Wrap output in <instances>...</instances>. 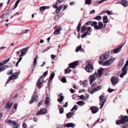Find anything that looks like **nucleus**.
Wrapping results in <instances>:
<instances>
[{"label": "nucleus", "mask_w": 128, "mask_h": 128, "mask_svg": "<svg viewBox=\"0 0 128 128\" xmlns=\"http://www.w3.org/2000/svg\"><path fill=\"white\" fill-rule=\"evenodd\" d=\"M50 94H47L46 97L45 101V104H48L49 103L50 100Z\"/></svg>", "instance_id": "20"}, {"label": "nucleus", "mask_w": 128, "mask_h": 128, "mask_svg": "<svg viewBox=\"0 0 128 128\" xmlns=\"http://www.w3.org/2000/svg\"><path fill=\"white\" fill-rule=\"evenodd\" d=\"M42 83L39 82H37V87L38 88H42V86H41L42 85Z\"/></svg>", "instance_id": "32"}, {"label": "nucleus", "mask_w": 128, "mask_h": 128, "mask_svg": "<svg viewBox=\"0 0 128 128\" xmlns=\"http://www.w3.org/2000/svg\"><path fill=\"white\" fill-rule=\"evenodd\" d=\"M59 16L58 15H56L54 17V19L57 20Z\"/></svg>", "instance_id": "58"}, {"label": "nucleus", "mask_w": 128, "mask_h": 128, "mask_svg": "<svg viewBox=\"0 0 128 128\" xmlns=\"http://www.w3.org/2000/svg\"><path fill=\"white\" fill-rule=\"evenodd\" d=\"M81 25V24L80 23H79L77 26V30L78 32H80Z\"/></svg>", "instance_id": "38"}, {"label": "nucleus", "mask_w": 128, "mask_h": 128, "mask_svg": "<svg viewBox=\"0 0 128 128\" xmlns=\"http://www.w3.org/2000/svg\"><path fill=\"white\" fill-rule=\"evenodd\" d=\"M103 70L104 69L102 68H100L98 70V73L96 72L93 75H91L89 76V78L90 80V84H92L97 78L102 76Z\"/></svg>", "instance_id": "1"}, {"label": "nucleus", "mask_w": 128, "mask_h": 128, "mask_svg": "<svg viewBox=\"0 0 128 128\" xmlns=\"http://www.w3.org/2000/svg\"><path fill=\"white\" fill-rule=\"evenodd\" d=\"M28 49V48H26L22 50H21L20 51L16 53L17 56H24L26 54Z\"/></svg>", "instance_id": "6"}, {"label": "nucleus", "mask_w": 128, "mask_h": 128, "mask_svg": "<svg viewBox=\"0 0 128 128\" xmlns=\"http://www.w3.org/2000/svg\"><path fill=\"white\" fill-rule=\"evenodd\" d=\"M13 72V70H10L8 71L7 72V74L8 75H10Z\"/></svg>", "instance_id": "45"}, {"label": "nucleus", "mask_w": 128, "mask_h": 128, "mask_svg": "<svg viewBox=\"0 0 128 128\" xmlns=\"http://www.w3.org/2000/svg\"><path fill=\"white\" fill-rule=\"evenodd\" d=\"M63 6V5H62L61 6H60L58 8H57V9L56 10V11L57 14L59 13L60 12V10H61L62 9V8Z\"/></svg>", "instance_id": "26"}, {"label": "nucleus", "mask_w": 128, "mask_h": 128, "mask_svg": "<svg viewBox=\"0 0 128 128\" xmlns=\"http://www.w3.org/2000/svg\"><path fill=\"white\" fill-rule=\"evenodd\" d=\"M8 123L10 125H13L14 123H15L14 121L12 120H8Z\"/></svg>", "instance_id": "28"}, {"label": "nucleus", "mask_w": 128, "mask_h": 128, "mask_svg": "<svg viewBox=\"0 0 128 128\" xmlns=\"http://www.w3.org/2000/svg\"><path fill=\"white\" fill-rule=\"evenodd\" d=\"M18 72H16L13 73L12 75L10 76L8 78V80L6 82V84L8 83L10 81L12 80L16 79L18 78Z\"/></svg>", "instance_id": "5"}, {"label": "nucleus", "mask_w": 128, "mask_h": 128, "mask_svg": "<svg viewBox=\"0 0 128 128\" xmlns=\"http://www.w3.org/2000/svg\"><path fill=\"white\" fill-rule=\"evenodd\" d=\"M43 101V100H42L38 104V106H40L41 105Z\"/></svg>", "instance_id": "52"}, {"label": "nucleus", "mask_w": 128, "mask_h": 128, "mask_svg": "<svg viewBox=\"0 0 128 128\" xmlns=\"http://www.w3.org/2000/svg\"><path fill=\"white\" fill-rule=\"evenodd\" d=\"M92 0H85V4L90 5L91 4Z\"/></svg>", "instance_id": "30"}, {"label": "nucleus", "mask_w": 128, "mask_h": 128, "mask_svg": "<svg viewBox=\"0 0 128 128\" xmlns=\"http://www.w3.org/2000/svg\"><path fill=\"white\" fill-rule=\"evenodd\" d=\"M78 108L77 107V106L76 105H75L73 108L71 109V111H72L74 110H76Z\"/></svg>", "instance_id": "41"}, {"label": "nucleus", "mask_w": 128, "mask_h": 128, "mask_svg": "<svg viewBox=\"0 0 128 128\" xmlns=\"http://www.w3.org/2000/svg\"><path fill=\"white\" fill-rule=\"evenodd\" d=\"M116 60V58H112L110 60H107L104 62L103 64V65L104 66H108L112 64Z\"/></svg>", "instance_id": "7"}, {"label": "nucleus", "mask_w": 128, "mask_h": 128, "mask_svg": "<svg viewBox=\"0 0 128 128\" xmlns=\"http://www.w3.org/2000/svg\"><path fill=\"white\" fill-rule=\"evenodd\" d=\"M12 104V103L9 102L6 104L4 108L6 110L10 109Z\"/></svg>", "instance_id": "16"}, {"label": "nucleus", "mask_w": 128, "mask_h": 128, "mask_svg": "<svg viewBox=\"0 0 128 128\" xmlns=\"http://www.w3.org/2000/svg\"><path fill=\"white\" fill-rule=\"evenodd\" d=\"M78 64V62L77 61H76L73 62L70 64H69V66L68 67V68H73L75 67Z\"/></svg>", "instance_id": "12"}, {"label": "nucleus", "mask_w": 128, "mask_h": 128, "mask_svg": "<svg viewBox=\"0 0 128 128\" xmlns=\"http://www.w3.org/2000/svg\"><path fill=\"white\" fill-rule=\"evenodd\" d=\"M99 99L100 102V105L101 106L100 109H101L103 107L106 99L105 98L104 96L102 95H101L99 96Z\"/></svg>", "instance_id": "9"}, {"label": "nucleus", "mask_w": 128, "mask_h": 128, "mask_svg": "<svg viewBox=\"0 0 128 128\" xmlns=\"http://www.w3.org/2000/svg\"><path fill=\"white\" fill-rule=\"evenodd\" d=\"M51 58L52 59H54L56 57V56H54V55L53 54H52L51 55Z\"/></svg>", "instance_id": "60"}, {"label": "nucleus", "mask_w": 128, "mask_h": 128, "mask_svg": "<svg viewBox=\"0 0 128 128\" xmlns=\"http://www.w3.org/2000/svg\"><path fill=\"white\" fill-rule=\"evenodd\" d=\"M14 108L15 109H16L18 106V104H14Z\"/></svg>", "instance_id": "62"}, {"label": "nucleus", "mask_w": 128, "mask_h": 128, "mask_svg": "<svg viewBox=\"0 0 128 128\" xmlns=\"http://www.w3.org/2000/svg\"><path fill=\"white\" fill-rule=\"evenodd\" d=\"M122 46V45H121L118 48L114 49L112 51V52L114 54H116L118 52L120 51Z\"/></svg>", "instance_id": "14"}, {"label": "nucleus", "mask_w": 128, "mask_h": 128, "mask_svg": "<svg viewBox=\"0 0 128 128\" xmlns=\"http://www.w3.org/2000/svg\"><path fill=\"white\" fill-rule=\"evenodd\" d=\"M86 70L88 72H91L94 69L92 66L89 63H86V67L85 68Z\"/></svg>", "instance_id": "8"}, {"label": "nucleus", "mask_w": 128, "mask_h": 128, "mask_svg": "<svg viewBox=\"0 0 128 128\" xmlns=\"http://www.w3.org/2000/svg\"><path fill=\"white\" fill-rule=\"evenodd\" d=\"M126 122H128V116H125L122 117L121 119L117 121L116 122V123L117 124H124Z\"/></svg>", "instance_id": "4"}, {"label": "nucleus", "mask_w": 128, "mask_h": 128, "mask_svg": "<svg viewBox=\"0 0 128 128\" xmlns=\"http://www.w3.org/2000/svg\"><path fill=\"white\" fill-rule=\"evenodd\" d=\"M128 65V60H127L125 65L122 69V72L120 75V76L121 78H123V76L127 74V72L126 69Z\"/></svg>", "instance_id": "3"}, {"label": "nucleus", "mask_w": 128, "mask_h": 128, "mask_svg": "<svg viewBox=\"0 0 128 128\" xmlns=\"http://www.w3.org/2000/svg\"><path fill=\"white\" fill-rule=\"evenodd\" d=\"M104 12H106L108 15H110L112 14V12L109 10H108Z\"/></svg>", "instance_id": "49"}, {"label": "nucleus", "mask_w": 128, "mask_h": 128, "mask_svg": "<svg viewBox=\"0 0 128 128\" xmlns=\"http://www.w3.org/2000/svg\"><path fill=\"white\" fill-rule=\"evenodd\" d=\"M47 112V110L46 108H44L41 109L40 110L38 111L36 113V115L38 116L40 114H45Z\"/></svg>", "instance_id": "11"}, {"label": "nucleus", "mask_w": 128, "mask_h": 128, "mask_svg": "<svg viewBox=\"0 0 128 128\" xmlns=\"http://www.w3.org/2000/svg\"><path fill=\"white\" fill-rule=\"evenodd\" d=\"M38 97V96L37 95H36L34 97H32L31 100L30 102V104H32L34 102L36 101Z\"/></svg>", "instance_id": "18"}, {"label": "nucleus", "mask_w": 128, "mask_h": 128, "mask_svg": "<svg viewBox=\"0 0 128 128\" xmlns=\"http://www.w3.org/2000/svg\"><path fill=\"white\" fill-rule=\"evenodd\" d=\"M50 49V48L48 47H47L44 49V50L42 51L43 53L47 51L48 50Z\"/></svg>", "instance_id": "56"}, {"label": "nucleus", "mask_w": 128, "mask_h": 128, "mask_svg": "<svg viewBox=\"0 0 128 128\" xmlns=\"http://www.w3.org/2000/svg\"><path fill=\"white\" fill-rule=\"evenodd\" d=\"M74 114V113L72 112H70L66 114V116L67 118H70L72 115Z\"/></svg>", "instance_id": "25"}, {"label": "nucleus", "mask_w": 128, "mask_h": 128, "mask_svg": "<svg viewBox=\"0 0 128 128\" xmlns=\"http://www.w3.org/2000/svg\"><path fill=\"white\" fill-rule=\"evenodd\" d=\"M102 19V17L100 16H96L95 18V19L96 20H101Z\"/></svg>", "instance_id": "43"}, {"label": "nucleus", "mask_w": 128, "mask_h": 128, "mask_svg": "<svg viewBox=\"0 0 128 128\" xmlns=\"http://www.w3.org/2000/svg\"><path fill=\"white\" fill-rule=\"evenodd\" d=\"M55 76V73L54 72H52L50 76V78L48 80V85H49L50 83V82L51 80H52L53 78Z\"/></svg>", "instance_id": "21"}, {"label": "nucleus", "mask_w": 128, "mask_h": 128, "mask_svg": "<svg viewBox=\"0 0 128 128\" xmlns=\"http://www.w3.org/2000/svg\"><path fill=\"white\" fill-rule=\"evenodd\" d=\"M60 113V114L63 113L64 112V108H61L59 109Z\"/></svg>", "instance_id": "46"}, {"label": "nucleus", "mask_w": 128, "mask_h": 128, "mask_svg": "<svg viewBox=\"0 0 128 128\" xmlns=\"http://www.w3.org/2000/svg\"><path fill=\"white\" fill-rule=\"evenodd\" d=\"M86 27L84 26H83L82 28L81 31L82 33H84L85 32L86 30Z\"/></svg>", "instance_id": "34"}, {"label": "nucleus", "mask_w": 128, "mask_h": 128, "mask_svg": "<svg viewBox=\"0 0 128 128\" xmlns=\"http://www.w3.org/2000/svg\"><path fill=\"white\" fill-rule=\"evenodd\" d=\"M62 82H66V78L64 77L62 78Z\"/></svg>", "instance_id": "51"}, {"label": "nucleus", "mask_w": 128, "mask_h": 128, "mask_svg": "<svg viewBox=\"0 0 128 128\" xmlns=\"http://www.w3.org/2000/svg\"><path fill=\"white\" fill-rule=\"evenodd\" d=\"M65 72V74H66L67 73H68L71 71L72 70L70 69L67 68L65 69L64 70Z\"/></svg>", "instance_id": "36"}, {"label": "nucleus", "mask_w": 128, "mask_h": 128, "mask_svg": "<svg viewBox=\"0 0 128 128\" xmlns=\"http://www.w3.org/2000/svg\"><path fill=\"white\" fill-rule=\"evenodd\" d=\"M9 66L8 65H6L4 66L0 67V72L4 70L6 68H8Z\"/></svg>", "instance_id": "24"}, {"label": "nucleus", "mask_w": 128, "mask_h": 128, "mask_svg": "<svg viewBox=\"0 0 128 128\" xmlns=\"http://www.w3.org/2000/svg\"><path fill=\"white\" fill-rule=\"evenodd\" d=\"M22 126L24 128H27V125L25 123H23L22 124Z\"/></svg>", "instance_id": "48"}, {"label": "nucleus", "mask_w": 128, "mask_h": 128, "mask_svg": "<svg viewBox=\"0 0 128 128\" xmlns=\"http://www.w3.org/2000/svg\"><path fill=\"white\" fill-rule=\"evenodd\" d=\"M77 104L79 105L82 106L84 105V102L82 101H80L77 102Z\"/></svg>", "instance_id": "27"}, {"label": "nucleus", "mask_w": 128, "mask_h": 128, "mask_svg": "<svg viewBox=\"0 0 128 128\" xmlns=\"http://www.w3.org/2000/svg\"><path fill=\"white\" fill-rule=\"evenodd\" d=\"M14 126L13 127V128H18V124L15 122L14 123V124L13 125Z\"/></svg>", "instance_id": "44"}, {"label": "nucleus", "mask_w": 128, "mask_h": 128, "mask_svg": "<svg viewBox=\"0 0 128 128\" xmlns=\"http://www.w3.org/2000/svg\"><path fill=\"white\" fill-rule=\"evenodd\" d=\"M64 99V97L63 95H62L60 98V99L58 98V101L60 102H62V101Z\"/></svg>", "instance_id": "35"}, {"label": "nucleus", "mask_w": 128, "mask_h": 128, "mask_svg": "<svg viewBox=\"0 0 128 128\" xmlns=\"http://www.w3.org/2000/svg\"><path fill=\"white\" fill-rule=\"evenodd\" d=\"M10 57L8 58L5 60H4L3 61L4 64H5L6 63L8 62L10 60Z\"/></svg>", "instance_id": "47"}, {"label": "nucleus", "mask_w": 128, "mask_h": 128, "mask_svg": "<svg viewBox=\"0 0 128 128\" xmlns=\"http://www.w3.org/2000/svg\"><path fill=\"white\" fill-rule=\"evenodd\" d=\"M110 52H107L104 54V60H107L109 56Z\"/></svg>", "instance_id": "22"}, {"label": "nucleus", "mask_w": 128, "mask_h": 128, "mask_svg": "<svg viewBox=\"0 0 128 128\" xmlns=\"http://www.w3.org/2000/svg\"><path fill=\"white\" fill-rule=\"evenodd\" d=\"M38 56H36L35 58H34V66H35V65L37 64L36 61L37 60L38 58Z\"/></svg>", "instance_id": "39"}, {"label": "nucleus", "mask_w": 128, "mask_h": 128, "mask_svg": "<svg viewBox=\"0 0 128 128\" xmlns=\"http://www.w3.org/2000/svg\"><path fill=\"white\" fill-rule=\"evenodd\" d=\"M96 83H94L92 84V86L91 87V88H92L93 89H94V87H95L96 86Z\"/></svg>", "instance_id": "55"}, {"label": "nucleus", "mask_w": 128, "mask_h": 128, "mask_svg": "<svg viewBox=\"0 0 128 128\" xmlns=\"http://www.w3.org/2000/svg\"><path fill=\"white\" fill-rule=\"evenodd\" d=\"M80 98L81 100H84V98L83 95H81L80 96Z\"/></svg>", "instance_id": "61"}, {"label": "nucleus", "mask_w": 128, "mask_h": 128, "mask_svg": "<svg viewBox=\"0 0 128 128\" xmlns=\"http://www.w3.org/2000/svg\"><path fill=\"white\" fill-rule=\"evenodd\" d=\"M81 48V45H80L78 46L76 49V52H78L79 51H80Z\"/></svg>", "instance_id": "37"}, {"label": "nucleus", "mask_w": 128, "mask_h": 128, "mask_svg": "<svg viewBox=\"0 0 128 128\" xmlns=\"http://www.w3.org/2000/svg\"><path fill=\"white\" fill-rule=\"evenodd\" d=\"M104 56H100V59L101 60H103L104 59Z\"/></svg>", "instance_id": "64"}, {"label": "nucleus", "mask_w": 128, "mask_h": 128, "mask_svg": "<svg viewBox=\"0 0 128 128\" xmlns=\"http://www.w3.org/2000/svg\"><path fill=\"white\" fill-rule=\"evenodd\" d=\"M114 91V90L110 88H109L108 90V91L109 92H112Z\"/></svg>", "instance_id": "57"}, {"label": "nucleus", "mask_w": 128, "mask_h": 128, "mask_svg": "<svg viewBox=\"0 0 128 128\" xmlns=\"http://www.w3.org/2000/svg\"><path fill=\"white\" fill-rule=\"evenodd\" d=\"M108 18L107 16H105L103 18V22L104 23H106L108 21Z\"/></svg>", "instance_id": "29"}, {"label": "nucleus", "mask_w": 128, "mask_h": 128, "mask_svg": "<svg viewBox=\"0 0 128 128\" xmlns=\"http://www.w3.org/2000/svg\"><path fill=\"white\" fill-rule=\"evenodd\" d=\"M22 0H18L16 2L15 4V6L13 8V10L15 9L17 6L18 4Z\"/></svg>", "instance_id": "33"}, {"label": "nucleus", "mask_w": 128, "mask_h": 128, "mask_svg": "<svg viewBox=\"0 0 128 128\" xmlns=\"http://www.w3.org/2000/svg\"><path fill=\"white\" fill-rule=\"evenodd\" d=\"M55 28L56 30L54 33V34L57 35L59 34V32L61 30L60 28L59 27H57Z\"/></svg>", "instance_id": "19"}, {"label": "nucleus", "mask_w": 128, "mask_h": 128, "mask_svg": "<svg viewBox=\"0 0 128 128\" xmlns=\"http://www.w3.org/2000/svg\"><path fill=\"white\" fill-rule=\"evenodd\" d=\"M102 88L101 86H98L96 88L94 89V92H96L98 91L99 90H100Z\"/></svg>", "instance_id": "31"}, {"label": "nucleus", "mask_w": 128, "mask_h": 128, "mask_svg": "<svg viewBox=\"0 0 128 128\" xmlns=\"http://www.w3.org/2000/svg\"><path fill=\"white\" fill-rule=\"evenodd\" d=\"M124 64V61L123 60H122L120 61L118 64V65L120 66H123Z\"/></svg>", "instance_id": "40"}, {"label": "nucleus", "mask_w": 128, "mask_h": 128, "mask_svg": "<svg viewBox=\"0 0 128 128\" xmlns=\"http://www.w3.org/2000/svg\"><path fill=\"white\" fill-rule=\"evenodd\" d=\"M44 80L43 78L42 77H41L40 79L38 80V82L42 83Z\"/></svg>", "instance_id": "42"}, {"label": "nucleus", "mask_w": 128, "mask_h": 128, "mask_svg": "<svg viewBox=\"0 0 128 128\" xmlns=\"http://www.w3.org/2000/svg\"><path fill=\"white\" fill-rule=\"evenodd\" d=\"M90 110H91L92 113L94 114L96 113L97 112L98 110V108L94 106H92L90 107Z\"/></svg>", "instance_id": "13"}, {"label": "nucleus", "mask_w": 128, "mask_h": 128, "mask_svg": "<svg viewBox=\"0 0 128 128\" xmlns=\"http://www.w3.org/2000/svg\"><path fill=\"white\" fill-rule=\"evenodd\" d=\"M89 97V95H86L84 97V100H85L88 99Z\"/></svg>", "instance_id": "54"}, {"label": "nucleus", "mask_w": 128, "mask_h": 128, "mask_svg": "<svg viewBox=\"0 0 128 128\" xmlns=\"http://www.w3.org/2000/svg\"><path fill=\"white\" fill-rule=\"evenodd\" d=\"M48 74V71H46L44 74L43 76L44 77H46Z\"/></svg>", "instance_id": "59"}, {"label": "nucleus", "mask_w": 128, "mask_h": 128, "mask_svg": "<svg viewBox=\"0 0 128 128\" xmlns=\"http://www.w3.org/2000/svg\"><path fill=\"white\" fill-rule=\"evenodd\" d=\"M70 91L72 93H73L75 92V91L72 89H70Z\"/></svg>", "instance_id": "63"}, {"label": "nucleus", "mask_w": 128, "mask_h": 128, "mask_svg": "<svg viewBox=\"0 0 128 128\" xmlns=\"http://www.w3.org/2000/svg\"><path fill=\"white\" fill-rule=\"evenodd\" d=\"M92 22V21L88 22L85 24L84 25H90Z\"/></svg>", "instance_id": "53"}, {"label": "nucleus", "mask_w": 128, "mask_h": 128, "mask_svg": "<svg viewBox=\"0 0 128 128\" xmlns=\"http://www.w3.org/2000/svg\"><path fill=\"white\" fill-rule=\"evenodd\" d=\"M92 26L94 27L95 29L98 30L102 29L103 26V24L102 22H98V24L96 21L93 22L91 24Z\"/></svg>", "instance_id": "2"}, {"label": "nucleus", "mask_w": 128, "mask_h": 128, "mask_svg": "<svg viewBox=\"0 0 128 128\" xmlns=\"http://www.w3.org/2000/svg\"><path fill=\"white\" fill-rule=\"evenodd\" d=\"M49 7L48 6H44L41 7L40 8V10L41 12H43L46 9H48Z\"/></svg>", "instance_id": "23"}, {"label": "nucleus", "mask_w": 128, "mask_h": 128, "mask_svg": "<svg viewBox=\"0 0 128 128\" xmlns=\"http://www.w3.org/2000/svg\"><path fill=\"white\" fill-rule=\"evenodd\" d=\"M120 4L126 7L128 6V2L126 0H122L120 2H118L117 4Z\"/></svg>", "instance_id": "15"}, {"label": "nucleus", "mask_w": 128, "mask_h": 128, "mask_svg": "<svg viewBox=\"0 0 128 128\" xmlns=\"http://www.w3.org/2000/svg\"><path fill=\"white\" fill-rule=\"evenodd\" d=\"M29 30L28 29H27L25 30L24 31H22V34H24L26 33L29 32Z\"/></svg>", "instance_id": "50"}, {"label": "nucleus", "mask_w": 128, "mask_h": 128, "mask_svg": "<svg viewBox=\"0 0 128 128\" xmlns=\"http://www.w3.org/2000/svg\"><path fill=\"white\" fill-rule=\"evenodd\" d=\"M75 126V125L74 124L72 123H70L65 124L64 126L68 128L69 127H72L73 128Z\"/></svg>", "instance_id": "17"}, {"label": "nucleus", "mask_w": 128, "mask_h": 128, "mask_svg": "<svg viewBox=\"0 0 128 128\" xmlns=\"http://www.w3.org/2000/svg\"><path fill=\"white\" fill-rule=\"evenodd\" d=\"M111 81L112 85H115L117 84L118 82V78L116 76H112L111 78Z\"/></svg>", "instance_id": "10"}]
</instances>
